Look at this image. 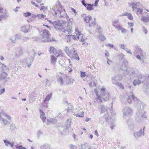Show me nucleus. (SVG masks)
I'll return each mask as SVG.
<instances>
[{"mask_svg": "<svg viewBox=\"0 0 149 149\" xmlns=\"http://www.w3.org/2000/svg\"><path fill=\"white\" fill-rule=\"evenodd\" d=\"M62 7V6L60 1H58L52 8L56 15H57L58 14H60V17H63L65 15H66L65 10H63Z\"/></svg>", "mask_w": 149, "mask_h": 149, "instance_id": "1", "label": "nucleus"}, {"mask_svg": "<svg viewBox=\"0 0 149 149\" xmlns=\"http://www.w3.org/2000/svg\"><path fill=\"white\" fill-rule=\"evenodd\" d=\"M50 33L47 30H43L40 32L41 41L44 42H51L52 40L49 38Z\"/></svg>", "mask_w": 149, "mask_h": 149, "instance_id": "2", "label": "nucleus"}, {"mask_svg": "<svg viewBox=\"0 0 149 149\" xmlns=\"http://www.w3.org/2000/svg\"><path fill=\"white\" fill-rule=\"evenodd\" d=\"M135 51L134 53V54H140L141 56L137 55L136 57L138 59L143 61L144 56L145 55V53L142 51V50L138 46H136L134 48Z\"/></svg>", "mask_w": 149, "mask_h": 149, "instance_id": "3", "label": "nucleus"}, {"mask_svg": "<svg viewBox=\"0 0 149 149\" xmlns=\"http://www.w3.org/2000/svg\"><path fill=\"white\" fill-rule=\"evenodd\" d=\"M49 22L53 24L54 27L56 30L59 29L61 28L63 29L64 28V25L65 23V22L64 21L59 20L54 21V22H52L50 21H49Z\"/></svg>", "mask_w": 149, "mask_h": 149, "instance_id": "4", "label": "nucleus"}, {"mask_svg": "<svg viewBox=\"0 0 149 149\" xmlns=\"http://www.w3.org/2000/svg\"><path fill=\"white\" fill-rule=\"evenodd\" d=\"M128 66L127 61L126 59L124 60L123 63L122 64L120 69L123 71L124 73L126 74H128L129 73V70L127 68Z\"/></svg>", "mask_w": 149, "mask_h": 149, "instance_id": "5", "label": "nucleus"}, {"mask_svg": "<svg viewBox=\"0 0 149 149\" xmlns=\"http://www.w3.org/2000/svg\"><path fill=\"white\" fill-rule=\"evenodd\" d=\"M123 118H125L126 117H129L131 116L132 114L133 111L132 109L128 107L124 108L123 110Z\"/></svg>", "mask_w": 149, "mask_h": 149, "instance_id": "6", "label": "nucleus"}, {"mask_svg": "<svg viewBox=\"0 0 149 149\" xmlns=\"http://www.w3.org/2000/svg\"><path fill=\"white\" fill-rule=\"evenodd\" d=\"M145 129V127H143V130L142 129H141L139 131L134 133V138L138 139L139 137H140L142 134L143 136H144L145 134L144 131Z\"/></svg>", "mask_w": 149, "mask_h": 149, "instance_id": "7", "label": "nucleus"}, {"mask_svg": "<svg viewBox=\"0 0 149 149\" xmlns=\"http://www.w3.org/2000/svg\"><path fill=\"white\" fill-rule=\"evenodd\" d=\"M147 113L146 111L144 112L143 113H139V116L140 117V120H139V118H137L136 120L139 123L142 122L144 119H147Z\"/></svg>", "mask_w": 149, "mask_h": 149, "instance_id": "8", "label": "nucleus"}, {"mask_svg": "<svg viewBox=\"0 0 149 149\" xmlns=\"http://www.w3.org/2000/svg\"><path fill=\"white\" fill-rule=\"evenodd\" d=\"M122 77L120 75H117L113 77L112 78V82L113 84H115L118 82V81H120L122 79Z\"/></svg>", "mask_w": 149, "mask_h": 149, "instance_id": "9", "label": "nucleus"}, {"mask_svg": "<svg viewBox=\"0 0 149 149\" xmlns=\"http://www.w3.org/2000/svg\"><path fill=\"white\" fill-rule=\"evenodd\" d=\"M33 60L32 59L28 58L26 59L24 61V64H23L24 67L28 66L29 67L31 65V63L32 62Z\"/></svg>", "mask_w": 149, "mask_h": 149, "instance_id": "10", "label": "nucleus"}, {"mask_svg": "<svg viewBox=\"0 0 149 149\" xmlns=\"http://www.w3.org/2000/svg\"><path fill=\"white\" fill-rule=\"evenodd\" d=\"M65 51L67 54H71L73 55L76 52L74 49L69 48L68 46L65 47Z\"/></svg>", "mask_w": 149, "mask_h": 149, "instance_id": "11", "label": "nucleus"}, {"mask_svg": "<svg viewBox=\"0 0 149 149\" xmlns=\"http://www.w3.org/2000/svg\"><path fill=\"white\" fill-rule=\"evenodd\" d=\"M137 100L136 97L134 95L129 96L127 99V101L129 103H132L133 101H136Z\"/></svg>", "mask_w": 149, "mask_h": 149, "instance_id": "12", "label": "nucleus"}, {"mask_svg": "<svg viewBox=\"0 0 149 149\" xmlns=\"http://www.w3.org/2000/svg\"><path fill=\"white\" fill-rule=\"evenodd\" d=\"M84 112L81 110H78L77 111H74L73 114L79 117H82L84 114Z\"/></svg>", "mask_w": 149, "mask_h": 149, "instance_id": "13", "label": "nucleus"}, {"mask_svg": "<svg viewBox=\"0 0 149 149\" xmlns=\"http://www.w3.org/2000/svg\"><path fill=\"white\" fill-rule=\"evenodd\" d=\"M101 99L103 98L104 101H107L109 100V95L108 92L103 93L102 94H101Z\"/></svg>", "mask_w": 149, "mask_h": 149, "instance_id": "14", "label": "nucleus"}, {"mask_svg": "<svg viewBox=\"0 0 149 149\" xmlns=\"http://www.w3.org/2000/svg\"><path fill=\"white\" fill-rule=\"evenodd\" d=\"M103 117L105 118L106 121L108 122L109 123H110L112 125H113V120L111 119V117H109L108 114L107 113L105 114Z\"/></svg>", "mask_w": 149, "mask_h": 149, "instance_id": "15", "label": "nucleus"}, {"mask_svg": "<svg viewBox=\"0 0 149 149\" xmlns=\"http://www.w3.org/2000/svg\"><path fill=\"white\" fill-rule=\"evenodd\" d=\"M139 71L137 69H135L133 71L130 73V79H132L135 77H136Z\"/></svg>", "mask_w": 149, "mask_h": 149, "instance_id": "16", "label": "nucleus"}, {"mask_svg": "<svg viewBox=\"0 0 149 149\" xmlns=\"http://www.w3.org/2000/svg\"><path fill=\"white\" fill-rule=\"evenodd\" d=\"M65 38L67 40V42H68L70 41L73 40H77L76 36L74 35H67L65 36Z\"/></svg>", "mask_w": 149, "mask_h": 149, "instance_id": "17", "label": "nucleus"}, {"mask_svg": "<svg viewBox=\"0 0 149 149\" xmlns=\"http://www.w3.org/2000/svg\"><path fill=\"white\" fill-rule=\"evenodd\" d=\"M127 123L130 129L132 130L134 129V123L131 119H130L128 120L127 121Z\"/></svg>", "mask_w": 149, "mask_h": 149, "instance_id": "18", "label": "nucleus"}, {"mask_svg": "<svg viewBox=\"0 0 149 149\" xmlns=\"http://www.w3.org/2000/svg\"><path fill=\"white\" fill-rule=\"evenodd\" d=\"M76 37L77 40H79L80 41L83 42L85 41V39L83 38V36L82 34L80 33H76Z\"/></svg>", "mask_w": 149, "mask_h": 149, "instance_id": "19", "label": "nucleus"}, {"mask_svg": "<svg viewBox=\"0 0 149 149\" xmlns=\"http://www.w3.org/2000/svg\"><path fill=\"white\" fill-rule=\"evenodd\" d=\"M99 108L101 110V113H104L106 112L107 113V108L104 105L101 104L100 106H99Z\"/></svg>", "mask_w": 149, "mask_h": 149, "instance_id": "20", "label": "nucleus"}, {"mask_svg": "<svg viewBox=\"0 0 149 149\" xmlns=\"http://www.w3.org/2000/svg\"><path fill=\"white\" fill-rule=\"evenodd\" d=\"M94 91L97 96V97L95 98L96 100L98 103L101 102L102 100L101 99V96L98 94L97 89H95Z\"/></svg>", "mask_w": 149, "mask_h": 149, "instance_id": "21", "label": "nucleus"}, {"mask_svg": "<svg viewBox=\"0 0 149 149\" xmlns=\"http://www.w3.org/2000/svg\"><path fill=\"white\" fill-rule=\"evenodd\" d=\"M20 38L21 36L18 34H17L15 35V37H11L10 40L13 42L15 43L17 40L20 39Z\"/></svg>", "mask_w": 149, "mask_h": 149, "instance_id": "22", "label": "nucleus"}, {"mask_svg": "<svg viewBox=\"0 0 149 149\" xmlns=\"http://www.w3.org/2000/svg\"><path fill=\"white\" fill-rule=\"evenodd\" d=\"M65 79V77H63L61 76H59L57 78V82L60 83L61 85H62L64 83V80Z\"/></svg>", "mask_w": 149, "mask_h": 149, "instance_id": "23", "label": "nucleus"}, {"mask_svg": "<svg viewBox=\"0 0 149 149\" xmlns=\"http://www.w3.org/2000/svg\"><path fill=\"white\" fill-rule=\"evenodd\" d=\"M146 77L147 76H144L142 75V74H140L139 72L136 77L138 79H139L141 80H144V82L146 80Z\"/></svg>", "mask_w": 149, "mask_h": 149, "instance_id": "24", "label": "nucleus"}, {"mask_svg": "<svg viewBox=\"0 0 149 149\" xmlns=\"http://www.w3.org/2000/svg\"><path fill=\"white\" fill-rule=\"evenodd\" d=\"M144 82V80H141L139 79H135L134 80L133 82V85L134 86H136V85H139L142 83Z\"/></svg>", "mask_w": 149, "mask_h": 149, "instance_id": "25", "label": "nucleus"}, {"mask_svg": "<svg viewBox=\"0 0 149 149\" xmlns=\"http://www.w3.org/2000/svg\"><path fill=\"white\" fill-rule=\"evenodd\" d=\"M65 79H66V83L67 84H70L73 83V81L74 80L69 77H65Z\"/></svg>", "mask_w": 149, "mask_h": 149, "instance_id": "26", "label": "nucleus"}, {"mask_svg": "<svg viewBox=\"0 0 149 149\" xmlns=\"http://www.w3.org/2000/svg\"><path fill=\"white\" fill-rule=\"evenodd\" d=\"M29 27L27 25H25L22 27L21 30L25 33L28 32L29 30Z\"/></svg>", "mask_w": 149, "mask_h": 149, "instance_id": "27", "label": "nucleus"}, {"mask_svg": "<svg viewBox=\"0 0 149 149\" xmlns=\"http://www.w3.org/2000/svg\"><path fill=\"white\" fill-rule=\"evenodd\" d=\"M57 61V58L54 55L51 56V59L50 60L51 63L53 65H55V63Z\"/></svg>", "mask_w": 149, "mask_h": 149, "instance_id": "28", "label": "nucleus"}, {"mask_svg": "<svg viewBox=\"0 0 149 149\" xmlns=\"http://www.w3.org/2000/svg\"><path fill=\"white\" fill-rule=\"evenodd\" d=\"M8 75L5 72H2V73L0 75V79H2L6 78Z\"/></svg>", "mask_w": 149, "mask_h": 149, "instance_id": "29", "label": "nucleus"}, {"mask_svg": "<svg viewBox=\"0 0 149 149\" xmlns=\"http://www.w3.org/2000/svg\"><path fill=\"white\" fill-rule=\"evenodd\" d=\"M141 20L144 22L147 23L149 21V17H148L142 16L141 17Z\"/></svg>", "mask_w": 149, "mask_h": 149, "instance_id": "30", "label": "nucleus"}, {"mask_svg": "<svg viewBox=\"0 0 149 149\" xmlns=\"http://www.w3.org/2000/svg\"><path fill=\"white\" fill-rule=\"evenodd\" d=\"M8 17L6 12L2 13L0 16V21L3 19H6Z\"/></svg>", "mask_w": 149, "mask_h": 149, "instance_id": "31", "label": "nucleus"}, {"mask_svg": "<svg viewBox=\"0 0 149 149\" xmlns=\"http://www.w3.org/2000/svg\"><path fill=\"white\" fill-rule=\"evenodd\" d=\"M98 37L99 39L101 41H103L106 39V38L104 35L101 33L99 34Z\"/></svg>", "mask_w": 149, "mask_h": 149, "instance_id": "32", "label": "nucleus"}, {"mask_svg": "<svg viewBox=\"0 0 149 149\" xmlns=\"http://www.w3.org/2000/svg\"><path fill=\"white\" fill-rule=\"evenodd\" d=\"M93 5H91L90 4H87L86 9L89 11L93 10L94 8H93Z\"/></svg>", "mask_w": 149, "mask_h": 149, "instance_id": "33", "label": "nucleus"}, {"mask_svg": "<svg viewBox=\"0 0 149 149\" xmlns=\"http://www.w3.org/2000/svg\"><path fill=\"white\" fill-rule=\"evenodd\" d=\"M52 94L50 93L45 98L44 100V102L45 103L47 101L49 100L52 97Z\"/></svg>", "mask_w": 149, "mask_h": 149, "instance_id": "34", "label": "nucleus"}, {"mask_svg": "<svg viewBox=\"0 0 149 149\" xmlns=\"http://www.w3.org/2000/svg\"><path fill=\"white\" fill-rule=\"evenodd\" d=\"M140 3L139 2H137L136 3H133L132 4V7L133 10H135L136 9L138 8L140 5Z\"/></svg>", "mask_w": 149, "mask_h": 149, "instance_id": "35", "label": "nucleus"}, {"mask_svg": "<svg viewBox=\"0 0 149 149\" xmlns=\"http://www.w3.org/2000/svg\"><path fill=\"white\" fill-rule=\"evenodd\" d=\"M92 17L91 16H86L84 18V20L87 23H88L92 19Z\"/></svg>", "mask_w": 149, "mask_h": 149, "instance_id": "36", "label": "nucleus"}, {"mask_svg": "<svg viewBox=\"0 0 149 149\" xmlns=\"http://www.w3.org/2000/svg\"><path fill=\"white\" fill-rule=\"evenodd\" d=\"M66 31L69 33H71L72 31V27L71 25L67 24L66 27Z\"/></svg>", "mask_w": 149, "mask_h": 149, "instance_id": "37", "label": "nucleus"}, {"mask_svg": "<svg viewBox=\"0 0 149 149\" xmlns=\"http://www.w3.org/2000/svg\"><path fill=\"white\" fill-rule=\"evenodd\" d=\"M49 51L50 53H53L54 54H56V50L54 47H51L50 48Z\"/></svg>", "mask_w": 149, "mask_h": 149, "instance_id": "38", "label": "nucleus"}, {"mask_svg": "<svg viewBox=\"0 0 149 149\" xmlns=\"http://www.w3.org/2000/svg\"><path fill=\"white\" fill-rule=\"evenodd\" d=\"M71 120L70 119H68L67 120V125H66V128L67 129H68L70 127L71 125Z\"/></svg>", "mask_w": 149, "mask_h": 149, "instance_id": "39", "label": "nucleus"}, {"mask_svg": "<svg viewBox=\"0 0 149 149\" xmlns=\"http://www.w3.org/2000/svg\"><path fill=\"white\" fill-rule=\"evenodd\" d=\"M1 69L2 70V72H7L9 71V69L7 67L4 65H3V66L1 67Z\"/></svg>", "mask_w": 149, "mask_h": 149, "instance_id": "40", "label": "nucleus"}, {"mask_svg": "<svg viewBox=\"0 0 149 149\" xmlns=\"http://www.w3.org/2000/svg\"><path fill=\"white\" fill-rule=\"evenodd\" d=\"M119 22V19H116L114 20L112 22V25L114 27L117 25V24H118V23Z\"/></svg>", "mask_w": 149, "mask_h": 149, "instance_id": "41", "label": "nucleus"}, {"mask_svg": "<svg viewBox=\"0 0 149 149\" xmlns=\"http://www.w3.org/2000/svg\"><path fill=\"white\" fill-rule=\"evenodd\" d=\"M133 10L136 13H139L141 14H142V12L143 11V9H142L139 8H138L136 9L135 10Z\"/></svg>", "mask_w": 149, "mask_h": 149, "instance_id": "42", "label": "nucleus"}, {"mask_svg": "<svg viewBox=\"0 0 149 149\" xmlns=\"http://www.w3.org/2000/svg\"><path fill=\"white\" fill-rule=\"evenodd\" d=\"M138 103L136 105L139 109H141V107H143V103L141 101H138Z\"/></svg>", "mask_w": 149, "mask_h": 149, "instance_id": "43", "label": "nucleus"}, {"mask_svg": "<svg viewBox=\"0 0 149 149\" xmlns=\"http://www.w3.org/2000/svg\"><path fill=\"white\" fill-rule=\"evenodd\" d=\"M41 149H49L47 144H44L40 146Z\"/></svg>", "mask_w": 149, "mask_h": 149, "instance_id": "44", "label": "nucleus"}, {"mask_svg": "<svg viewBox=\"0 0 149 149\" xmlns=\"http://www.w3.org/2000/svg\"><path fill=\"white\" fill-rule=\"evenodd\" d=\"M81 147L82 148H83L84 147H85V148L84 149H90L91 148V146H88V144L86 143L82 145L81 146Z\"/></svg>", "mask_w": 149, "mask_h": 149, "instance_id": "45", "label": "nucleus"}, {"mask_svg": "<svg viewBox=\"0 0 149 149\" xmlns=\"http://www.w3.org/2000/svg\"><path fill=\"white\" fill-rule=\"evenodd\" d=\"M1 120L4 125H6L9 124L8 121L5 118H2Z\"/></svg>", "mask_w": 149, "mask_h": 149, "instance_id": "46", "label": "nucleus"}, {"mask_svg": "<svg viewBox=\"0 0 149 149\" xmlns=\"http://www.w3.org/2000/svg\"><path fill=\"white\" fill-rule=\"evenodd\" d=\"M73 57L74 58L77 60H79L80 59L79 57L78 56L76 52L75 53V54H74L73 55Z\"/></svg>", "mask_w": 149, "mask_h": 149, "instance_id": "47", "label": "nucleus"}, {"mask_svg": "<svg viewBox=\"0 0 149 149\" xmlns=\"http://www.w3.org/2000/svg\"><path fill=\"white\" fill-rule=\"evenodd\" d=\"M143 89L145 91H149V86H143Z\"/></svg>", "mask_w": 149, "mask_h": 149, "instance_id": "48", "label": "nucleus"}, {"mask_svg": "<svg viewBox=\"0 0 149 149\" xmlns=\"http://www.w3.org/2000/svg\"><path fill=\"white\" fill-rule=\"evenodd\" d=\"M74 22L73 19L71 18L69 19L68 22L67 24H69L72 25Z\"/></svg>", "mask_w": 149, "mask_h": 149, "instance_id": "49", "label": "nucleus"}, {"mask_svg": "<svg viewBox=\"0 0 149 149\" xmlns=\"http://www.w3.org/2000/svg\"><path fill=\"white\" fill-rule=\"evenodd\" d=\"M4 143H5V146H8L9 145H10V141H8L6 140H3Z\"/></svg>", "mask_w": 149, "mask_h": 149, "instance_id": "50", "label": "nucleus"}, {"mask_svg": "<svg viewBox=\"0 0 149 149\" xmlns=\"http://www.w3.org/2000/svg\"><path fill=\"white\" fill-rule=\"evenodd\" d=\"M115 29L118 31L120 30L122 27L120 24H117L116 26L114 27Z\"/></svg>", "mask_w": 149, "mask_h": 149, "instance_id": "51", "label": "nucleus"}, {"mask_svg": "<svg viewBox=\"0 0 149 149\" xmlns=\"http://www.w3.org/2000/svg\"><path fill=\"white\" fill-rule=\"evenodd\" d=\"M114 84L117 85L119 86L120 88L123 89L124 88V86L120 82H118Z\"/></svg>", "mask_w": 149, "mask_h": 149, "instance_id": "52", "label": "nucleus"}, {"mask_svg": "<svg viewBox=\"0 0 149 149\" xmlns=\"http://www.w3.org/2000/svg\"><path fill=\"white\" fill-rule=\"evenodd\" d=\"M31 13L29 12H27L26 13H24L23 15L25 17H27L31 15Z\"/></svg>", "mask_w": 149, "mask_h": 149, "instance_id": "53", "label": "nucleus"}, {"mask_svg": "<svg viewBox=\"0 0 149 149\" xmlns=\"http://www.w3.org/2000/svg\"><path fill=\"white\" fill-rule=\"evenodd\" d=\"M40 118L42 120L43 122H45L46 119V117L45 116V115H42V116H40Z\"/></svg>", "mask_w": 149, "mask_h": 149, "instance_id": "54", "label": "nucleus"}, {"mask_svg": "<svg viewBox=\"0 0 149 149\" xmlns=\"http://www.w3.org/2000/svg\"><path fill=\"white\" fill-rule=\"evenodd\" d=\"M95 24V18L94 19V20L91 23V24H90L89 25V26L90 27H91V26H93Z\"/></svg>", "mask_w": 149, "mask_h": 149, "instance_id": "55", "label": "nucleus"}, {"mask_svg": "<svg viewBox=\"0 0 149 149\" xmlns=\"http://www.w3.org/2000/svg\"><path fill=\"white\" fill-rule=\"evenodd\" d=\"M37 17H38V19H41L44 18V15L43 14H38L37 15Z\"/></svg>", "mask_w": 149, "mask_h": 149, "instance_id": "56", "label": "nucleus"}, {"mask_svg": "<svg viewBox=\"0 0 149 149\" xmlns=\"http://www.w3.org/2000/svg\"><path fill=\"white\" fill-rule=\"evenodd\" d=\"M42 115H45L44 112L42 111V110L40 109V116H42Z\"/></svg>", "mask_w": 149, "mask_h": 149, "instance_id": "57", "label": "nucleus"}, {"mask_svg": "<svg viewBox=\"0 0 149 149\" xmlns=\"http://www.w3.org/2000/svg\"><path fill=\"white\" fill-rule=\"evenodd\" d=\"M127 16V17L130 20H132L133 19V17L131 14L129 13Z\"/></svg>", "mask_w": 149, "mask_h": 149, "instance_id": "58", "label": "nucleus"}, {"mask_svg": "<svg viewBox=\"0 0 149 149\" xmlns=\"http://www.w3.org/2000/svg\"><path fill=\"white\" fill-rule=\"evenodd\" d=\"M120 47L121 49H123L124 50H125L126 48L125 47L124 44H121L120 45Z\"/></svg>", "mask_w": 149, "mask_h": 149, "instance_id": "59", "label": "nucleus"}, {"mask_svg": "<svg viewBox=\"0 0 149 149\" xmlns=\"http://www.w3.org/2000/svg\"><path fill=\"white\" fill-rule=\"evenodd\" d=\"M106 88L104 87H103L101 89V94H102L103 93H105L107 91H105Z\"/></svg>", "mask_w": 149, "mask_h": 149, "instance_id": "60", "label": "nucleus"}, {"mask_svg": "<svg viewBox=\"0 0 149 149\" xmlns=\"http://www.w3.org/2000/svg\"><path fill=\"white\" fill-rule=\"evenodd\" d=\"M120 30H121L122 32L123 33H125L127 32V30L122 27Z\"/></svg>", "mask_w": 149, "mask_h": 149, "instance_id": "61", "label": "nucleus"}, {"mask_svg": "<svg viewBox=\"0 0 149 149\" xmlns=\"http://www.w3.org/2000/svg\"><path fill=\"white\" fill-rule=\"evenodd\" d=\"M125 50L126 51L127 53L130 54H132V53L131 52V51L130 49L126 48Z\"/></svg>", "mask_w": 149, "mask_h": 149, "instance_id": "62", "label": "nucleus"}, {"mask_svg": "<svg viewBox=\"0 0 149 149\" xmlns=\"http://www.w3.org/2000/svg\"><path fill=\"white\" fill-rule=\"evenodd\" d=\"M37 136L39 138L40 137V135L42 134V133L40 130H39L37 133Z\"/></svg>", "mask_w": 149, "mask_h": 149, "instance_id": "63", "label": "nucleus"}, {"mask_svg": "<svg viewBox=\"0 0 149 149\" xmlns=\"http://www.w3.org/2000/svg\"><path fill=\"white\" fill-rule=\"evenodd\" d=\"M70 149H76L77 148V147L75 146L72 145H70Z\"/></svg>", "mask_w": 149, "mask_h": 149, "instance_id": "64", "label": "nucleus"}]
</instances>
